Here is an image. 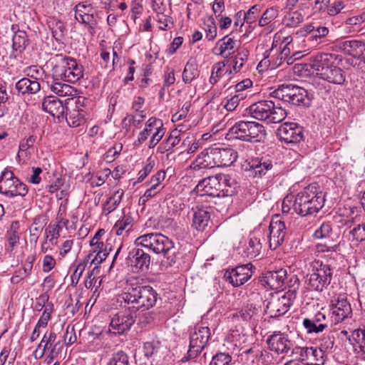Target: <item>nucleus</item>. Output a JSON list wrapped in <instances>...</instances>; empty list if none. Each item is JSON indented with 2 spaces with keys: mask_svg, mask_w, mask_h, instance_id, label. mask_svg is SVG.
Listing matches in <instances>:
<instances>
[{
  "mask_svg": "<svg viewBox=\"0 0 365 365\" xmlns=\"http://www.w3.org/2000/svg\"><path fill=\"white\" fill-rule=\"evenodd\" d=\"M335 56L331 53H321L311 56L309 66L317 76L330 83L343 85L346 81L345 71L334 64Z\"/></svg>",
  "mask_w": 365,
  "mask_h": 365,
  "instance_id": "f257e3e1",
  "label": "nucleus"
},
{
  "mask_svg": "<svg viewBox=\"0 0 365 365\" xmlns=\"http://www.w3.org/2000/svg\"><path fill=\"white\" fill-rule=\"evenodd\" d=\"M158 294L150 286H140L135 279H129L120 297L136 310L153 307L157 301Z\"/></svg>",
  "mask_w": 365,
  "mask_h": 365,
  "instance_id": "f03ea898",
  "label": "nucleus"
},
{
  "mask_svg": "<svg viewBox=\"0 0 365 365\" xmlns=\"http://www.w3.org/2000/svg\"><path fill=\"white\" fill-rule=\"evenodd\" d=\"M324 202L325 193L319 191L316 184H311L297 193L292 207L297 214L306 217L317 213Z\"/></svg>",
  "mask_w": 365,
  "mask_h": 365,
  "instance_id": "7ed1b4c3",
  "label": "nucleus"
},
{
  "mask_svg": "<svg viewBox=\"0 0 365 365\" xmlns=\"http://www.w3.org/2000/svg\"><path fill=\"white\" fill-rule=\"evenodd\" d=\"M338 254L331 253L330 259L327 262H316L311 273L307 274L306 283L309 289L322 292L330 284L332 279L333 270L336 265Z\"/></svg>",
  "mask_w": 365,
  "mask_h": 365,
  "instance_id": "20e7f679",
  "label": "nucleus"
},
{
  "mask_svg": "<svg viewBox=\"0 0 365 365\" xmlns=\"http://www.w3.org/2000/svg\"><path fill=\"white\" fill-rule=\"evenodd\" d=\"M52 63V76L56 79L75 83L83 77V67L74 58L56 55Z\"/></svg>",
  "mask_w": 365,
  "mask_h": 365,
  "instance_id": "39448f33",
  "label": "nucleus"
},
{
  "mask_svg": "<svg viewBox=\"0 0 365 365\" xmlns=\"http://www.w3.org/2000/svg\"><path fill=\"white\" fill-rule=\"evenodd\" d=\"M247 110L252 118L267 123H280L287 116V112L282 106L268 100L256 102L249 106Z\"/></svg>",
  "mask_w": 365,
  "mask_h": 365,
  "instance_id": "423d86ee",
  "label": "nucleus"
},
{
  "mask_svg": "<svg viewBox=\"0 0 365 365\" xmlns=\"http://www.w3.org/2000/svg\"><path fill=\"white\" fill-rule=\"evenodd\" d=\"M273 97L297 106L309 107L312 98L307 90L292 84L282 85L272 92Z\"/></svg>",
  "mask_w": 365,
  "mask_h": 365,
  "instance_id": "0eeeda50",
  "label": "nucleus"
},
{
  "mask_svg": "<svg viewBox=\"0 0 365 365\" xmlns=\"http://www.w3.org/2000/svg\"><path fill=\"white\" fill-rule=\"evenodd\" d=\"M136 246H142L156 254H163L170 258V253L174 249V243L165 235L155 232L148 233L138 237L135 240Z\"/></svg>",
  "mask_w": 365,
  "mask_h": 365,
  "instance_id": "6e6552de",
  "label": "nucleus"
},
{
  "mask_svg": "<svg viewBox=\"0 0 365 365\" xmlns=\"http://www.w3.org/2000/svg\"><path fill=\"white\" fill-rule=\"evenodd\" d=\"M27 185L16 178L14 173L6 168L0 176V193L8 197L21 196L27 195Z\"/></svg>",
  "mask_w": 365,
  "mask_h": 365,
  "instance_id": "1a4fd4ad",
  "label": "nucleus"
},
{
  "mask_svg": "<svg viewBox=\"0 0 365 365\" xmlns=\"http://www.w3.org/2000/svg\"><path fill=\"white\" fill-rule=\"evenodd\" d=\"M294 298V293L289 291L272 295L266 307L267 314L272 318L284 314L289 310Z\"/></svg>",
  "mask_w": 365,
  "mask_h": 365,
  "instance_id": "9d476101",
  "label": "nucleus"
},
{
  "mask_svg": "<svg viewBox=\"0 0 365 365\" xmlns=\"http://www.w3.org/2000/svg\"><path fill=\"white\" fill-rule=\"evenodd\" d=\"M210 337V331L207 327L196 325L190 334L188 357L190 359L197 357L205 347Z\"/></svg>",
  "mask_w": 365,
  "mask_h": 365,
  "instance_id": "9b49d317",
  "label": "nucleus"
},
{
  "mask_svg": "<svg viewBox=\"0 0 365 365\" xmlns=\"http://www.w3.org/2000/svg\"><path fill=\"white\" fill-rule=\"evenodd\" d=\"M342 50L352 56L348 60L349 63L362 71L365 69V43L359 41H346L342 43Z\"/></svg>",
  "mask_w": 365,
  "mask_h": 365,
  "instance_id": "f8f14e48",
  "label": "nucleus"
},
{
  "mask_svg": "<svg viewBox=\"0 0 365 365\" xmlns=\"http://www.w3.org/2000/svg\"><path fill=\"white\" fill-rule=\"evenodd\" d=\"M39 346H43V350L47 352L46 361L48 364H51L56 359L63 349V344L60 339H57V334L53 330L46 331L41 342Z\"/></svg>",
  "mask_w": 365,
  "mask_h": 365,
  "instance_id": "ddd939ff",
  "label": "nucleus"
},
{
  "mask_svg": "<svg viewBox=\"0 0 365 365\" xmlns=\"http://www.w3.org/2000/svg\"><path fill=\"white\" fill-rule=\"evenodd\" d=\"M138 247L132 248L128 252L125 262L133 267L134 272H146L150 264V256Z\"/></svg>",
  "mask_w": 365,
  "mask_h": 365,
  "instance_id": "4468645a",
  "label": "nucleus"
},
{
  "mask_svg": "<svg viewBox=\"0 0 365 365\" xmlns=\"http://www.w3.org/2000/svg\"><path fill=\"white\" fill-rule=\"evenodd\" d=\"M267 343L269 350L276 352L278 354H287L294 346L289 336L281 331H274L269 336Z\"/></svg>",
  "mask_w": 365,
  "mask_h": 365,
  "instance_id": "2eb2a0df",
  "label": "nucleus"
},
{
  "mask_svg": "<svg viewBox=\"0 0 365 365\" xmlns=\"http://www.w3.org/2000/svg\"><path fill=\"white\" fill-rule=\"evenodd\" d=\"M282 141L286 143H297L303 140V128L295 123H285L277 130Z\"/></svg>",
  "mask_w": 365,
  "mask_h": 365,
  "instance_id": "dca6fc26",
  "label": "nucleus"
},
{
  "mask_svg": "<svg viewBox=\"0 0 365 365\" xmlns=\"http://www.w3.org/2000/svg\"><path fill=\"white\" fill-rule=\"evenodd\" d=\"M134 322V317L131 313L127 311L119 312L112 318L109 331L114 334H124L130 329Z\"/></svg>",
  "mask_w": 365,
  "mask_h": 365,
  "instance_id": "f3484780",
  "label": "nucleus"
},
{
  "mask_svg": "<svg viewBox=\"0 0 365 365\" xmlns=\"http://www.w3.org/2000/svg\"><path fill=\"white\" fill-rule=\"evenodd\" d=\"M252 265L250 263L237 266L230 271H226L225 278L233 287H240L251 278L252 275Z\"/></svg>",
  "mask_w": 365,
  "mask_h": 365,
  "instance_id": "a211bd4d",
  "label": "nucleus"
},
{
  "mask_svg": "<svg viewBox=\"0 0 365 365\" xmlns=\"http://www.w3.org/2000/svg\"><path fill=\"white\" fill-rule=\"evenodd\" d=\"M220 180L225 182L224 177L221 176V173L208 176L199 181L196 189L197 191L204 192L202 195L220 197Z\"/></svg>",
  "mask_w": 365,
  "mask_h": 365,
  "instance_id": "6ab92c4d",
  "label": "nucleus"
},
{
  "mask_svg": "<svg viewBox=\"0 0 365 365\" xmlns=\"http://www.w3.org/2000/svg\"><path fill=\"white\" fill-rule=\"evenodd\" d=\"M286 236L285 224L281 220H272L269 225V247L276 250L282 244Z\"/></svg>",
  "mask_w": 365,
  "mask_h": 365,
  "instance_id": "aec40b11",
  "label": "nucleus"
},
{
  "mask_svg": "<svg viewBox=\"0 0 365 365\" xmlns=\"http://www.w3.org/2000/svg\"><path fill=\"white\" fill-rule=\"evenodd\" d=\"M215 148H207L202 150L190 166L191 170L197 171L201 168L217 167Z\"/></svg>",
  "mask_w": 365,
  "mask_h": 365,
  "instance_id": "412c9836",
  "label": "nucleus"
},
{
  "mask_svg": "<svg viewBox=\"0 0 365 365\" xmlns=\"http://www.w3.org/2000/svg\"><path fill=\"white\" fill-rule=\"evenodd\" d=\"M330 307L337 322L343 321L351 314V305L344 295L331 299Z\"/></svg>",
  "mask_w": 365,
  "mask_h": 365,
  "instance_id": "4be33fe9",
  "label": "nucleus"
},
{
  "mask_svg": "<svg viewBox=\"0 0 365 365\" xmlns=\"http://www.w3.org/2000/svg\"><path fill=\"white\" fill-rule=\"evenodd\" d=\"M287 279V272L285 269L267 272L262 282L265 283L272 289L282 288Z\"/></svg>",
  "mask_w": 365,
  "mask_h": 365,
  "instance_id": "5701e85b",
  "label": "nucleus"
},
{
  "mask_svg": "<svg viewBox=\"0 0 365 365\" xmlns=\"http://www.w3.org/2000/svg\"><path fill=\"white\" fill-rule=\"evenodd\" d=\"M74 11L75 18L78 22L90 26L96 24V10L91 4L79 3L75 6Z\"/></svg>",
  "mask_w": 365,
  "mask_h": 365,
  "instance_id": "b1692460",
  "label": "nucleus"
},
{
  "mask_svg": "<svg viewBox=\"0 0 365 365\" xmlns=\"http://www.w3.org/2000/svg\"><path fill=\"white\" fill-rule=\"evenodd\" d=\"M42 108L46 112L58 119L64 118L65 110L66 109L68 110L63 102L54 96L44 98Z\"/></svg>",
  "mask_w": 365,
  "mask_h": 365,
  "instance_id": "393cba45",
  "label": "nucleus"
},
{
  "mask_svg": "<svg viewBox=\"0 0 365 365\" xmlns=\"http://www.w3.org/2000/svg\"><path fill=\"white\" fill-rule=\"evenodd\" d=\"M246 170L250 171V175L254 178L262 177L265 175L267 171L271 170L273 167L272 161L264 158L252 159L247 165Z\"/></svg>",
  "mask_w": 365,
  "mask_h": 365,
  "instance_id": "a878e982",
  "label": "nucleus"
},
{
  "mask_svg": "<svg viewBox=\"0 0 365 365\" xmlns=\"http://www.w3.org/2000/svg\"><path fill=\"white\" fill-rule=\"evenodd\" d=\"M217 167H227L235 163L237 153L230 148H215Z\"/></svg>",
  "mask_w": 365,
  "mask_h": 365,
  "instance_id": "bb28decb",
  "label": "nucleus"
},
{
  "mask_svg": "<svg viewBox=\"0 0 365 365\" xmlns=\"http://www.w3.org/2000/svg\"><path fill=\"white\" fill-rule=\"evenodd\" d=\"M262 240L264 242V238L260 233H255L250 237L244 250L247 257L252 259L259 257L263 255Z\"/></svg>",
  "mask_w": 365,
  "mask_h": 365,
  "instance_id": "cd10ccee",
  "label": "nucleus"
},
{
  "mask_svg": "<svg viewBox=\"0 0 365 365\" xmlns=\"http://www.w3.org/2000/svg\"><path fill=\"white\" fill-rule=\"evenodd\" d=\"M192 212L193 213L192 226L198 231H203L210 222V212L207 209L198 206L192 207Z\"/></svg>",
  "mask_w": 365,
  "mask_h": 365,
  "instance_id": "c85d7f7f",
  "label": "nucleus"
},
{
  "mask_svg": "<svg viewBox=\"0 0 365 365\" xmlns=\"http://www.w3.org/2000/svg\"><path fill=\"white\" fill-rule=\"evenodd\" d=\"M16 89L22 96L35 94L40 91L41 85L37 78H23L16 83Z\"/></svg>",
  "mask_w": 365,
  "mask_h": 365,
  "instance_id": "c756f323",
  "label": "nucleus"
},
{
  "mask_svg": "<svg viewBox=\"0 0 365 365\" xmlns=\"http://www.w3.org/2000/svg\"><path fill=\"white\" fill-rule=\"evenodd\" d=\"M247 138L246 141L262 142L266 137L264 127L256 122L247 121Z\"/></svg>",
  "mask_w": 365,
  "mask_h": 365,
  "instance_id": "7c9ffc66",
  "label": "nucleus"
},
{
  "mask_svg": "<svg viewBox=\"0 0 365 365\" xmlns=\"http://www.w3.org/2000/svg\"><path fill=\"white\" fill-rule=\"evenodd\" d=\"M19 222L18 221H13L5 235L6 240L7 242V244L6 245V251L10 254L14 251L15 247L19 243Z\"/></svg>",
  "mask_w": 365,
  "mask_h": 365,
  "instance_id": "2f4dec72",
  "label": "nucleus"
},
{
  "mask_svg": "<svg viewBox=\"0 0 365 365\" xmlns=\"http://www.w3.org/2000/svg\"><path fill=\"white\" fill-rule=\"evenodd\" d=\"M148 125L150 127H155V132L153 133L148 145L150 148H154L163 138L165 135V128H163V121L160 119L154 117L148 119Z\"/></svg>",
  "mask_w": 365,
  "mask_h": 365,
  "instance_id": "473e14b6",
  "label": "nucleus"
},
{
  "mask_svg": "<svg viewBox=\"0 0 365 365\" xmlns=\"http://www.w3.org/2000/svg\"><path fill=\"white\" fill-rule=\"evenodd\" d=\"M85 111L76 106L68 110L66 114V119L69 126L76 128L85 123Z\"/></svg>",
  "mask_w": 365,
  "mask_h": 365,
  "instance_id": "72a5a7b5",
  "label": "nucleus"
},
{
  "mask_svg": "<svg viewBox=\"0 0 365 365\" xmlns=\"http://www.w3.org/2000/svg\"><path fill=\"white\" fill-rule=\"evenodd\" d=\"M58 79L53 78V82L49 86L51 91L61 97L73 96L76 90L71 86L57 81Z\"/></svg>",
  "mask_w": 365,
  "mask_h": 365,
  "instance_id": "f704fd0d",
  "label": "nucleus"
},
{
  "mask_svg": "<svg viewBox=\"0 0 365 365\" xmlns=\"http://www.w3.org/2000/svg\"><path fill=\"white\" fill-rule=\"evenodd\" d=\"M307 361V365H323L325 361L326 355L322 348L308 347L307 354H306Z\"/></svg>",
  "mask_w": 365,
  "mask_h": 365,
  "instance_id": "c9c22d12",
  "label": "nucleus"
},
{
  "mask_svg": "<svg viewBox=\"0 0 365 365\" xmlns=\"http://www.w3.org/2000/svg\"><path fill=\"white\" fill-rule=\"evenodd\" d=\"M221 176L224 177L225 182L220 180V197L232 196L237 192V183L235 179L230 175L221 173Z\"/></svg>",
  "mask_w": 365,
  "mask_h": 365,
  "instance_id": "e433bc0d",
  "label": "nucleus"
},
{
  "mask_svg": "<svg viewBox=\"0 0 365 365\" xmlns=\"http://www.w3.org/2000/svg\"><path fill=\"white\" fill-rule=\"evenodd\" d=\"M259 309L255 306L250 304H247L241 309L239 312V316H240L244 321L255 324L258 321L259 317Z\"/></svg>",
  "mask_w": 365,
  "mask_h": 365,
  "instance_id": "4c0bfd02",
  "label": "nucleus"
},
{
  "mask_svg": "<svg viewBox=\"0 0 365 365\" xmlns=\"http://www.w3.org/2000/svg\"><path fill=\"white\" fill-rule=\"evenodd\" d=\"M199 75L197 65L194 60H190L187 62L183 73L182 80L185 83H191Z\"/></svg>",
  "mask_w": 365,
  "mask_h": 365,
  "instance_id": "58836bf2",
  "label": "nucleus"
},
{
  "mask_svg": "<svg viewBox=\"0 0 365 365\" xmlns=\"http://www.w3.org/2000/svg\"><path fill=\"white\" fill-rule=\"evenodd\" d=\"M123 194L124 191L122 189H118L115 190L112 196H110L103 204V211L107 212V214H109L115 210L120 202Z\"/></svg>",
  "mask_w": 365,
  "mask_h": 365,
  "instance_id": "ea45409f",
  "label": "nucleus"
},
{
  "mask_svg": "<svg viewBox=\"0 0 365 365\" xmlns=\"http://www.w3.org/2000/svg\"><path fill=\"white\" fill-rule=\"evenodd\" d=\"M29 44L27 34L24 31L18 30L13 36V49L22 52Z\"/></svg>",
  "mask_w": 365,
  "mask_h": 365,
  "instance_id": "a19ab883",
  "label": "nucleus"
},
{
  "mask_svg": "<svg viewBox=\"0 0 365 365\" xmlns=\"http://www.w3.org/2000/svg\"><path fill=\"white\" fill-rule=\"evenodd\" d=\"M248 56V51L242 50L238 51L235 56H231L227 60V63L232 67V70L235 73L239 72L244 65L245 61L247 60Z\"/></svg>",
  "mask_w": 365,
  "mask_h": 365,
  "instance_id": "79ce46f5",
  "label": "nucleus"
},
{
  "mask_svg": "<svg viewBox=\"0 0 365 365\" xmlns=\"http://www.w3.org/2000/svg\"><path fill=\"white\" fill-rule=\"evenodd\" d=\"M247 121H240L235 123L230 130L228 135L230 138L246 141L247 138Z\"/></svg>",
  "mask_w": 365,
  "mask_h": 365,
  "instance_id": "37998d69",
  "label": "nucleus"
},
{
  "mask_svg": "<svg viewBox=\"0 0 365 365\" xmlns=\"http://www.w3.org/2000/svg\"><path fill=\"white\" fill-rule=\"evenodd\" d=\"M133 227V219L130 217H123L120 220H118L113 230L117 235H123L124 233L128 232Z\"/></svg>",
  "mask_w": 365,
  "mask_h": 365,
  "instance_id": "c03bdc74",
  "label": "nucleus"
},
{
  "mask_svg": "<svg viewBox=\"0 0 365 365\" xmlns=\"http://www.w3.org/2000/svg\"><path fill=\"white\" fill-rule=\"evenodd\" d=\"M132 361L128 354L120 350L112 354L107 365H131Z\"/></svg>",
  "mask_w": 365,
  "mask_h": 365,
  "instance_id": "a18cd8bd",
  "label": "nucleus"
},
{
  "mask_svg": "<svg viewBox=\"0 0 365 365\" xmlns=\"http://www.w3.org/2000/svg\"><path fill=\"white\" fill-rule=\"evenodd\" d=\"M180 141V133L178 130H173L170 133L168 138L165 140V141L163 143V148L165 150H170L173 147L177 145Z\"/></svg>",
  "mask_w": 365,
  "mask_h": 365,
  "instance_id": "49530a36",
  "label": "nucleus"
},
{
  "mask_svg": "<svg viewBox=\"0 0 365 365\" xmlns=\"http://www.w3.org/2000/svg\"><path fill=\"white\" fill-rule=\"evenodd\" d=\"M232 356L228 353L220 352L213 356L210 365H233Z\"/></svg>",
  "mask_w": 365,
  "mask_h": 365,
  "instance_id": "de8ad7c7",
  "label": "nucleus"
},
{
  "mask_svg": "<svg viewBox=\"0 0 365 365\" xmlns=\"http://www.w3.org/2000/svg\"><path fill=\"white\" fill-rule=\"evenodd\" d=\"M278 16V10L276 8L271 7L267 9L261 16L259 21L260 26H264L275 19Z\"/></svg>",
  "mask_w": 365,
  "mask_h": 365,
  "instance_id": "09e8293b",
  "label": "nucleus"
},
{
  "mask_svg": "<svg viewBox=\"0 0 365 365\" xmlns=\"http://www.w3.org/2000/svg\"><path fill=\"white\" fill-rule=\"evenodd\" d=\"M53 36L58 41H61L63 37L67 32V29L64 24L60 21H56L51 27Z\"/></svg>",
  "mask_w": 365,
  "mask_h": 365,
  "instance_id": "8fccbe9b",
  "label": "nucleus"
},
{
  "mask_svg": "<svg viewBox=\"0 0 365 365\" xmlns=\"http://www.w3.org/2000/svg\"><path fill=\"white\" fill-rule=\"evenodd\" d=\"M206 26L205 30L206 34V38L209 41H212L217 36V27L215 25V19L212 16H209L205 21Z\"/></svg>",
  "mask_w": 365,
  "mask_h": 365,
  "instance_id": "3c124183",
  "label": "nucleus"
},
{
  "mask_svg": "<svg viewBox=\"0 0 365 365\" xmlns=\"http://www.w3.org/2000/svg\"><path fill=\"white\" fill-rule=\"evenodd\" d=\"M332 232L331 225L329 222H324L321 226L316 230L314 233V237L316 239H323L330 237Z\"/></svg>",
  "mask_w": 365,
  "mask_h": 365,
  "instance_id": "603ef678",
  "label": "nucleus"
},
{
  "mask_svg": "<svg viewBox=\"0 0 365 365\" xmlns=\"http://www.w3.org/2000/svg\"><path fill=\"white\" fill-rule=\"evenodd\" d=\"M53 312V305L52 303L47 304L44 311L37 322L38 327L46 328L48 321L51 319V314Z\"/></svg>",
  "mask_w": 365,
  "mask_h": 365,
  "instance_id": "864d4df0",
  "label": "nucleus"
},
{
  "mask_svg": "<svg viewBox=\"0 0 365 365\" xmlns=\"http://www.w3.org/2000/svg\"><path fill=\"white\" fill-rule=\"evenodd\" d=\"M154 19L159 24V29L162 30L170 29L173 25V22L171 18L167 15H165L163 12H158Z\"/></svg>",
  "mask_w": 365,
  "mask_h": 365,
  "instance_id": "5fc2aeb1",
  "label": "nucleus"
},
{
  "mask_svg": "<svg viewBox=\"0 0 365 365\" xmlns=\"http://www.w3.org/2000/svg\"><path fill=\"white\" fill-rule=\"evenodd\" d=\"M235 41L232 38L225 36L222 39L217 42L220 44L219 53L217 54L224 56L227 51L233 50L235 48Z\"/></svg>",
  "mask_w": 365,
  "mask_h": 365,
  "instance_id": "6e6d98bb",
  "label": "nucleus"
},
{
  "mask_svg": "<svg viewBox=\"0 0 365 365\" xmlns=\"http://www.w3.org/2000/svg\"><path fill=\"white\" fill-rule=\"evenodd\" d=\"M303 326L307 329L308 333H319L322 332L327 327V324H316L312 322L309 319H304L303 320Z\"/></svg>",
  "mask_w": 365,
  "mask_h": 365,
  "instance_id": "4d7b16f0",
  "label": "nucleus"
},
{
  "mask_svg": "<svg viewBox=\"0 0 365 365\" xmlns=\"http://www.w3.org/2000/svg\"><path fill=\"white\" fill-rule=\"evenodd\" d=\"M304 16L299 11L291 12L285 18L286 24L288 26L294 27L302 22Z\"/></svg>",
  "mask_w": 365,
  "mask_h": 365,
  "instance_id": "13d9d810",
  "label": "nucleus"
},
{
  "mask_svg": "<svg viewBox=\"0 0 365 365\" xmlns=\"http://www.w3.org/2000/svg\"><path fill=\"white\" fill-rule=\"evenodd\" d=\"M308 347L304 346H292V355L295 356L297 358L295 360L301 361V362L306 363L307 361V357L306 354H307Z\"/></svg>",
  "mask_w": 365,
  "mask_h": 365,
  "instance_id": "bf43d9fd",
  "label": "nucleus"
},
{
  "mask_svg": "<svg viewBox=\"0 0 365 365\" xmlns=\"http://www.w3.org/2000/svg\"><path fill=\"white\" fill-rule=\"evenodd\" d=\"M165 172L164 170H159L155 175H154L150 180V187H156V189L161 191L163 186L161 185V182L165 180Z\"/></svg>",
  "mask_w": 365,
  "mask_h": 365,
  "instance_id": "052dcab7",
  "label": "nucleus"
},
{
  "mask_svg": "<svg viewBox=\"0 0 365 365\" xmlns=\"http://www.w3.org/2000/svg\"><path fill=\"white\" fill-rule=\"evenodd\" d=\"M61 227L59 225L50 224L48 227L46 229V238L48 239L51 235V238L49 241L53 244L54 239H57L60 235V230Z\"/></svg>",
  "mask_w": 365,
  "mask_h": 365,
  "instance_id": "680f3d73",
  "label": "nucleus"
},
{
  "mask_svg": "<svg viewBox=\"0 0 365 365\" xmlns=\"http://www.w3.org/2000/svg\"><path fill=\"white\" fill-rule=\"evenodd\" d=\"M108 245H106L104 249H95L93 250L94 252L96 251H98V252L93 259L91 264H93L95 266L98 267V265L102 263L106 259L108 255Z\"/></svg>",
  "mask_w": 365,
  "mask_h": 365,
  "instance_id": "e2e57ef3",
  "label": "nucleus"
},
{
  "mask_svg": "<svg viewBox=\"0 0 365 365\" xmlns=\"http://www.w3.org/2000/svg\"><path fill=\"white\" fill-rule=\"evenodd\" d=\"M354 240L357 242L365 240V224L359 225L349 232Z\"/></svg>",
  "mask_w": 365,
  "mask_h": 365,
  "instance_id": "0e129e2a",
  "label": "nucleus"
},
{
  "mask_svg": "<svg viewBox=\"0 0 365 365\" xmlns=\"http://www.w3.org/2000/svg\"><path fill=\"white\" fill-rule=\"evenodd\" d=\"M225 62L222 61V62L217 63L216 65H215L213 66L211 76L210 78V82L212 84H215L217 82L218 78L221 75V71H222V68L225 67Z\"/></svg>",
  "mask_w": 365,
  "mask_h": 365,
  "instance_id": "69168bd1",
  "label": "nucleus"
},
{
  "mask_svg": "<svg viewBox=\"0 0 365 365\" xmlns=\"http://www.w3.org/2000/svg\"><path fill=\"white\" fill-rule=\"evenodd\" d=\"M334 337L333 335H327L324 336L320 341V347L322 349L325 351H331L334 347Z\"/></svg>",
  "mask_w": 365,
  "mask_h": 365,
  "instance_id": "338daca9",
  "label": "nucleus"
},
{
  "mask_svg": "<svg viewBox=\"0 0 365 365\" xmlns=\"http://www.w3.org/2000/svg\"><path fill=\"white\" fill-rule=\"evenodd\" d=\"M354 339L359 345L361 351L365 352V331L355 330L354 332Z\"/></svg>",
  "mask_w": 365,
  "mask_h": 365,
  "instance_id": "774afa93",
  "label": "nucleus"
}]
</instances>
